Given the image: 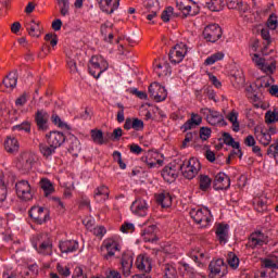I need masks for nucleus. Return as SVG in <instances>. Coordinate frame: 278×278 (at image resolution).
I'll list each match as a JSON object with an SVG mask.
<instances>
[{"instance_id":"22","label":"nucleus","mask_w":278,"mask_h":278,"mask_svg":"<svg viewBox=\"0 0 278 278\" xmlns=\"http://www.w3.org/2000/svg\"><path fill=\"white\" fill-rule=\"evenodd\" d=\"M231 186V180L229 176L225 173H218L215 176L214 188L215 190H228Z\"/></svg>"},{"instance_id":"4","label":"nucleus","mask_w":278,"mask_h":278,"mask_svg":"<svg viewBox=\"0 0 278 278\" xmlns=\"http://www.w3.org/2000/svg\"><path fill=\"white\" fill-rule=\"evenodd\" d=\"M276 134H278V129L275 126H256L254 128L255 139L260 144H263V147H268V144L273 142V136H276Z\"/></svg>"},{"instance_id":"44","label":"nucleus","mask_w":278,"mask_h":278,"mask_svg":"<svg viewBox=\"0 0 278 278\" xmlns=\"http://www.w3.org/2000/svg\"><path fill=\"white\" fill-rule=\"evenodd\" d=\"M143 8L148 10V12H160V1L157 0H143Z\"/></svg>"},{"instance_id":"61","label":"nucleus","mask_w":278,"mask_h":278,"mask_svg":"<svg viewBox=\"0 0 278 278\" xmlns=\"http://www.w3.org/2000/svg\"><path fill=\"white\" fill-rule=\"evenodd\" d=\"M197 132H187L185 140L182 141V149H186L188 147L189 142H194V139L197 138Z\"/></svg>"},{"instance_id":"51","label":"nucleus","mask_w":278,"mask_h":278,"mask_svg":"<svg viewBox=\"0 0 278 278\" xmlns=\"http://www.w3.org/2000/svg\"><path fill=\"white\" fill-rule=\"evenodd\" d=\"M227 262L232 270H236V268L240 266V258H238V256L233 252L228 253Z\"/></svg>"},{"instance_id":"58","label":"nucleus","mask_w":278,"mask_h":278,"mask_svg":"<svg viewBox=\"0 0 278 278\" xmlns=\"http://www.w3.org/2000/svg\"><path fill=\"white\" fill-rule=\"evenodd\" d=\"M211 136L212 129L207 127L200 128V140H202V142H205V140H210Z\"/></svg>"},{"instance_id":"14","label":"nucleus","mask_w":278,"mask_h":278,"mask_svg":"<svg viewBox=\"0 0 278 278\" xmlns=\"http://www.w3.org/2000/svg\"><path fill=\"white\" fill-rule=\"evenodd\" d=\"M29 216L37 225H42V223L49 220V210L42 206H33L29 211Z\"/></svg>"},{"instance_id":"57","label":"nucleus","mask_w":278,"mask_h":278,"mask_svg":"<svg viewBox=\"0 0 278 278\" xmlns=\"http://www.w3.org/2000/svg\"><path fill=\"white\" fill-rule=\"evenodd\" d=\"M24 160H26V163L24 166H22V168L25 170V173H27V170H31V167L34 166V156L24 154Z\"/></svg>"},{"instance_id":"63","label":"nucleus","mask_w":278,"mask_h":278,"mask_svg":"<svg viewBox=\"0 0 278 278\" xmlns=\"http://www.w3.org/2000/svg\"><path fill=\"white\" fill-rule=\"evenodd\" d=\"M261 278H277V269H265L261 273Z\"/></svg>"},{"instance_id":"13","label":"nucleus","mask_w":278,"mask_h":278,"mask_svg":"<svg viewBox=\"0 0 278 278\" xmlns=\"http://www.w3.org/2000/svg\"><path fill=\"white\" fill-rule=\"evenodd\" d=\"M210 270H211V278H222L227 275V265H225V262L223 258H218L216 261L211 262L210 264Z\"/></svg>"},{"instance_id":"55","label":"nucleus","mask_w":278,"mask_h":278,"mask_svg":"<svg viewBox=\"0 0 278 278\" xmlns=\"http://www.w3.org/2000/svg\"><path fill=\"white\" fill-rule=\"evenodd\" d=\"M174 12H175V9H174L173 7H167V8L163 11V13H162V15H161L162 21H163L164 23H168V21H170V17L173 16Z\"/></svg>"},{"instance_id":"49","label":"nucleus","mask_w":278,"mask_h":278,"mask_svg":"<svg viewBox=\"0 0 278 278\" xmlns=\"http://www.w3.org/2000/svg\"><path fill=\"white\" fill-rule=\"evenodd\" d=\"M70 151L73 153V155H77V153L81 151V143L79 142V139H77V137L71 138Z\"/></svg>"},{"instance_id":"32","label":"nucleus","mask_w":278,"mask_h":278,"mask_svg":"<svg viewBox=\"0 0 278 278\" xmlns=\"http://www.w3.org/2000/svg\"><path fill=\"white\" fill-rule=\"evenodd\" d=\"M203 123V118H201V115L192 113L191 118L187 121L182 126V131H188L190 129H194V127H199Z\"/></svg>"},{"instance_id":"34","label":"nucleus","mask_w":278,"mask_h":278,"mask_svg":"<svg viewBox=\"0 0 278 278\" xmlns=\"http://www.w3.org/2000/svg\"><path fill=\"white\" fill-rule=\"evenodd\" d=\"M156 201L162 207H170L173 205V195L168 191H163L156 195Z\"/></svg>"},{"instance_id":"56","label":"nucleus","mask_w":278,"mask_h":278,"mask_svg":"<svg viewBox=\"0 0 278 278\" xmlns=\"http://www.w3.org/2000/svg\"><path fill=\"white\" fill-rule=\"evenodd\" d=\"M121 231L122 233H134V231H136V226L132 223L125 222L121 226Z\"/></svg>"},{"instance_id":"21","label":"nucleus","mask_w":278,"mask_h":278,"mask_svg":"<svg viewBox=\"0 0 278 278\" xmlns=\"http://www.w3.org/2000/svg\"><path fill=\"white\" fill-rule=\"evenodd\" d=\"M136 266L138 270H142L143 273H151V269L153 268V262L149 255L140 254L136 260Z\"/></svg>"},{"instance_id":"29","label":"nucleus","mask_w":278,"mask_h":278,"mask_svg":"<svg viewBox=\"0 0 278 278\" xmlns=\"http://www.w3.org/2000/svg\"><path fill=\"white\" fill-rule=\"evenodd\" d=\"M36 123L38 129L47 131L49 129V113L45 111H38L36 114Z\"/></svg>"},{"instance_id":"35","label":"nucleus","mask_w":278,"mask_h":278,"mask_svg":"<svg viewBox=\"0 0 278 278\" xmlns=\"http://www.w3.org/2000/svg\"><path fill=\"white\" fill-rule=\"evenodd\" d=\"M262 266L265 270H278V256L263 258Z\"/></svg>"},{"instance_id":"23","label":"nucleus","mask_w":278,"mask_h":278,"mask_svg":"<svg viewBox=\"0 0 278 278\" xmlns=\"http://www.w3.org/2000/svg\"><path fill=\"white\" fill-rule=\"evenodd\" d=\"M215 233L219 244H227L229 242V225L217 224Z\"/></svg>"},{"instance_id":"17","label":"nucleus","mask_w":278,"mask_h":278,"mask_svg":"<svg viewBox=\"0 0 278 278\" xmlns=\"http://www.w3.org/2000/svg\"><path fill=\"white\" fill-rule=\"evenodd\" d=\"M130 210L135 216H147L149 214V203L147 200L138 198L132 202Z\"/></svg>"},{"instance_id":"54","label":"nucleus","mask_w":278,"mask_h":278,"mask_svg":"<svg viewBox=\"0 0 278 278\" xmlns=\"http://www.w3.org/2000/svg\"><path fill=\"white\" fill-rule=\"evenodd\" d=\"M12 131H25L26 134H29V131H31V125L29 122H23L20 125L13 126Z\"/></svg>"},{"instance_id":"31","label":"nucleus","mask_w":278,"mask_h":278,"mask_svg":"<svg viewBox=\"0 0 278 278\" xmlns=\"http://www.w3.org/2000/svg\"><path fill=\"white\" fill-rule=\"evenodd\" d=\"M100 10L105 14H114L115 10H118V2L114 0H98Z\"/></svg>"},{"instance_id":"6","label":"nucleus","mask_w":278,"mask_h":278,"mask_svg":"<svg viewBox=\"0 0 278 278\" xmlns=\"http://www.w3.org/2000/svg\"><path fill=\"white\" fill-rule=\"evenodd\" d=\"M252 62L266 75H273L277 71V61L274 58L264 59L260 54H253Z\"/></svg>"},{"instance_id":"3","label":"nucleus","mask_w":278,"mask_h":278,"mask_svg":"<svg viewBox=\"0 0 278 278\" xmlns=\"http://www.w3.org/2000/svg\"><path fill=\"white\" fill-rule=\"evenodd\" d=\"M110 68V64L108 61L101 56V55H94L90 59L89 64H88V71L94 79H99L105 71Z\"/></svg>"},{"instance_id":"26","label":"nucleus","mask_w":278,"mask_h":278,"mask_svg":"<svg viewBox=\"0 0 278 278\" xmlns=\"http://www.w3.org/2000/svg\"><path fill=\"white\" fill-rule=\"evenodd\" d=\"M48 144H51L52 147H55L59 149V147H62L64 142L66 141V137H64V134L60 131H51L48 136Z\"/></svg>"},{"instance_id":"62","label":"nucleus","mask_w":278,"mask_h":278,"mask_svg":"<svg viewBox=\"0 0 278 278\" xmlns=\"http://www.w3.org/2000/svg\"><path fill=\"white\" fill-rule=\"evenodd\" d=\"M132 129L135 131H142L144 129V122L139 118H132Z\"/></svg>"},{"instance_id":"15","label":"nucleus","mask_w":278,"mask_h":278,"mask_svg":"<svg viewBox=\"0 0 278 278\" xmlns=\"http://www.w3.org/2000/svg\"><path fill=\"white\" fill-rule=\"evenodd\" d=\"M201 114L206 116V121L210 125H223L225 123V118L220 112L212 110V109H202Z\"/></svg>"},{"instance_id":"18","label":"nucleus","mask_w":278,"mask_h":278,"mask_svg":"<svg viewBox=\"0 0 278 278\" xmlns=\"http://www.w3.org/2000/svg\"><path fill=\"white\" fill-rule=\"evenodd\" d=\"M179 165L170 163L162 170V177L165 181H167V184H173V181H175V179H177L179 176Z\"/></svg>"},{"instance_id":"28","label":"nucleus","mask_w":278,"mask_h":278,"mask_svg":"<svg viewBox=\"0 0 278 278\" xmlns=\"http://www.w3.org/2000/svg\"><path fill=\"white\" fill-rule=\"evenodd\" d=\"M18 149H21L18 139L14 136H8L4 140V150L7 153H18Z\"/></svg>"},{"instance_id":"38","label":"nucleus","mask_w":278,"mask_h":278,"mask_svg":"<svg viewBox=\"0 0 278 278\" xmlns=\"http://www.w3.org/2000/svg\"><path fill=\"white\" fill-rule=\"evenodd\" d=\"M131 266H134V257H123L122 258V270L124 273V277H129L131 275Z\"/></svg>"},{"instance_id":"19","label":"nucleus","mask_w":278,"mask_h":278,"mask_svg":"<svg viewBox=\"0 0 278 278\" xmlns=\"http://www.w3.org/2000/svg\"><path fill=\"white\" fill-rule=\"evenodd\" d=\"M33 247L39 255H51L53 253V243L49 238H46L45 241L38 239V243H33Z\"/></svg>"},{"instance_id":"59","label":"nucleus","mask_w":278,"mask_h":278,"mask_svg":"<svg viewBox=\"0 0 278 278\" xmlns=\"http://www.w3.org/2000/svg\"><path fill=\"white\" fill-rule=\"evenodd\" d=\"M278 27V21L276 15H270L267 20V29H270L271 31H275Z\"/></svg>"},{"instance_id":"48","label":"nucleus","mask_w":278,"mask_h":278,"mask_svg":"<svg viewBox=\"0 0 278 278\" xmlns=\"http://www.w3.org/2000/svg\"><path fill=\"white\" fill-rule=\"evenodd\" d=\"M91 140H93L96 144H105V139L103 138V131L99 129L91 130Z\"/></svg>"},{"instance_id":"60","label":"nucleus","mask_w":278,"mask_h":278,"mask_svg":"<svg viewBox=\"0 0 278 278\" xmlns=\"http://www.w3.org/2000/svg\"><path fill=\"white\" fill-rule=\"evenodd\" d=\"M235 81H236V88H242L244 86V73L239 72L237 75L233 76Z\"/></svg>"},{"instance_id":"45","label":"nucleus","mask_w":278,"mask_h":278,"mask_svg":"<svg viewBox=\"0 0 278 278\" xmlns=\"http://www.w3.org/2000/svg\"><path fill=\"white\" fill-rule=\"evenodd\" d=\"M40 149V153H42V155L45 157H51V155H53V153H55V149H58L56 147L52 146V144H47V143H41L39 146Z\"/></svg>"},{"instance_id":"8","label":"nucleus","mask_w":278,"mask_h":278,"mask_svg":"<svg viewBox=\"0 0 278 278\" xmlns=\"http://www.w3.org/2000/svg\"><path fill=\"white\" fill-rule=\"evenodd\" d=\"M188 54V46L186 43L180 42L177 43L169 50L168 58L172 64H181L184 62V58Z\"/></svg>"},{"instance_id":"1","label":"nucleus","mask_w":278,"mask_h":278,"mask_svg":"<svg viewBox=\"0 0 278 278\" xmlns=\"http://www.w3.org/2000/svg\"><path fill=\"white\" fill-rule=\"evenodd\" d=\"M121 249H123V238L121 236H113L103 240L100 252L103 260L110 262L116 253H119Z\"/></svg>"},{"instance_id":"2","label":"nucleus","mask_w":278,"mask_h":278,"mask_svg":"<svg viewBox=\"0 0 278 278\" xmlns=\"http://www.w3.org/2000/svg\"><path fill=\"white\" fill-rule=\"evenodd\" d=\"M189 214L194 223H197V225H200V227L202 228L210 227L214 220V217L212 216V211H210V208L207 207L191 208Z\"/></svg>"},{"instance_id":"37","label":"nucleus","mask_w":278,"mask_h":278,"mask_svg":"<svg viewBox=\"0 0 278 278\" xmlns=\"http://www.w3.org/2000/svg\"><path fill=\"white\" fill-rule=\"evenodd\" d=\"M110 198V189L106 186H101L94 191L96 201H108Z\"/></svg>"},{"instance_id":"30","label":"nucleus","mask_w":278,"mask_h":278,"mask_svg":"<svg viewBox=\"0 0 278 278\" xmlns=\"http://www.w3.org/2000/svg\"><path fill=\"white\" fill-rule=\"evenodd\" d=\"M154 73L159 77H168L172 73L170 65L167 62L160 63L157 61L153 64Z\"/></svg>"},{"instance_id":"42","label":"nucleus","mask_w":278,"mask_h":278,"mask_svg":"<svg viewBox=\"0 0 278 278\" xmlns=\"http://www.w3.org/2000/svg\"><path fill=\"white\" fill-rule=\"evenodd\" d=\"M199 184L200 190H202V192H207V190L212 188V178L207 175H200Z\"/></svg>"},{"instance_id":"39","label":"nucleus","mask_w":278,"mask_h":278,"mask_svg":"<svg viewBox=\"0 0 278 278\" xmlns=\"http://www.w3.org/2000/svg\"><path fill=\"white\" fill-rule=\"evenodd\" d=\"M61 16H71V1L56 0Z\"/></svg>"},{"instance_id":"46","label":"nucleus","mask_w":278,"mask_h":278,"mask_svg":"<svg viewBox=\"0 0 278 278\" xmlns=\"http://www.w3.org/2000/svg\"><path fill=\"white\" fill-rule=\"evenodd\" d=\"M225 58V53L216 52L211 56L206 58L204 61L205 66H212V64H216V62H220Z\"/></svg>"},{"instance_id":"47","label":"nucleus","mask_w":278,"mask_h":278,"mask_svg":"<svg viewBox=\"0 0 278 278\" xmlns=\"http://www.w3.org/2000/svg\"><path fill=\"white\" fill-rule=\"evenodd\" d=\"M206 8L211 10V12H220V10H223V0H208Z\"/></svg>"},{"instance_id":"9","label":"nucleus","mask_w":278,"mask_h":278,"mask_svg":"<svg viewBox=\"0 0 278 278\" xmlns=\"http://www.w3.org/2000/svg\"><path fill=\"white\" fill-rule=\"evenodd\" d=\"M16 194L22 201H31L34 199V189L29 181L20 180L15 185Z\"/></svg>"},{"instance_id":"33","label":"nucleus","mask_w":278,"mask_h":278,"mask_svg":"<svg viewBox=\"0 0 278 278\" xmlns=\"http://www.w3.org/2000/svg\"><path fill=\"white\" fill-rule=\"evenodd\" d=\"M10 208V202H8V188L5 184L0 180V212H5Z\"/></svg>"},{"instance_id":"52","label":"nucleus","mask_w":278,"mask_h":278,"mask_svg":"<svg viewBox=\"0 0 278 278\" xmlns=\"http://www.w3.org/2000/svg\"><path fill=\"white\" fill-rule=\"evenodd\" d=\"M265 123L267 125H273V123H278V112H277V110L267 111L265 113Z\"/></svg>"},{"instance_id":"36","label":"nucleus","mask_w":278,"mask_h":278,"mask_svg":"<svg viewBox=\"0 0 278 278\" xmlns=\"http://www.w3.org/2000/svg\"><path fill=\"white\" fill-rule=\"evenodd\" d=\"M16 84H18V77L16 75V72H11L9 75L3 79V85L5 88H10L13 90V88H16Z\"/></svg>"},{"instance_id":"11","label":"nucleus","mask_w":278,"mask_h":278,"mask_svg":"<svg viewBox=\"0 0 278 278\" xmlns=\"http://www.w3.org/2000/svg\"><path fill=\"white\" fill-rule=\"evenodd\" d=\"M223 36V30L217 24H210L203 30V37L207 42H217Z\"/></svg>"},{"instance_id":"5","label":"nucleus","mask_w":278,"mask_h":278,"mask_svg":"<svg viewBox=\"0 0 278 278\" xmlns=\"http://www.w3.org/2000/svg\"><path fill=\"white\" fill-rule=\"evenodd\" d=\"M179 168L186 179H194L199 175V170H201V162L191 157L180 164Z\"/></svg>"},{"instance_id":"40","label":"nucleus","mask_w":278,"mask_h":278,"mask_svg":"<svg viewBox=\"0 0 278 278\" xmlns=\"http://www.w3.org/2000/svg\"><path fill=\"white\" fill-rule=\"evenodd\" d=\"M141 238L143 242H155V226H150L142 231Z\"/></svg>"},{"instance_id":"27","label":"nucleus","mask_w":278,"mask_h":278,"mask_svg":"<svg viewBox=\"0 0 278 278\" xmlns=\"http://www.w3.org/2000/svg\"><path fill=\"white\" fill-rule=\"evenodd\" d=\"M59 249L63 254L75 253V251L79 249V242L77 240L61 241L59 243Z\"/></svg>"},{"instance_id":"43","label":"nucleus","mask_w":278,"mask_h":278,"mask_svg":"<svg viewBox=\"0 0 278 278\" xmlns=\"http://www.w3.org/2000/svg\"><path fill=\"white\" fill-rule=\"evenodd\" d=\"M165 277L164 278H177V267L173 263H165L164 265Z\"/></svg>"},{"instance_id":"25","label":"nucleus","mask_w":278,"mask_h":278,"mask_svg":"<svg viewBox=\"0 0 278 278\" xmlns=\"http://www.w3.org/2000/svg\"><path fill=\"white\" fill-rule=\"evenodd\" d=\"M267 237L262 231H255L250 236L249 247L252 249H257V247H263L266 244Z\"/></svg>"},{"instance_id":"10","label":"nucleus","mask_w":278,"mask_h":278,"mask_svg":"<svg viewBox=\"0 0 278 278\" xmlns=\"http://www.w3.org/2000/svg\"><path fill=\"white\" fill-rule=\"evenodd\" d=\"M149 92L150 97L156 103H162V101H166V97H168V91H166V88L160 83H152L149 87Z\"/></svg>"},{"instance_id":"24","label":"nucleus","mask_w":278,"mask_h":278,"mask_svg":"<svg viewBox=\"0 0 278 278\" xmlns=\"http://www.w3.org/2000/svg\"><path fill=\"white\" fill-rule=\"evenodd\" d=\"M25 27L33 38H40L42 35V26H40V22L36 20H30L25 23Z\"/></svg>"},{"instance_id":"7","label":"nucleus","mask_w":278,"mask_h":278,"mask_svg":"<svg viewBox=\"0 0 278 278\" xmlns=\"http://www.w3.org/2000/svg\"><path fill=\"white\" fill-rule=\"evenodd\" d=\"M176 10L188 18V16H197L199 13V5L192 0H176Z\"/></svg>"},{"instance_id":"50","label":"nucleus","mask_w":278,"mask_h":278,"mask_svg":"<svg viewBox=\"0 0 278 278\" xmlns=\"http://www.w3.org/2000/svg\"><path fill=\"white\" fill-rule=\"evenodd\" d=\"M227 118L232 125V130H235L236 132L240 131V123H238V113L232 111L228 114Z\"/></svg>"},{"instance_id":"20","label":"nucleus","mask_w":278,"mask_h":278,"mask_svg":"<svg viewBox=\"0 0 278 278\" xmlns=\"http://www.w3.org/2000/svg\"><path fill=\"white\" fill-rule=\"evenodd\" d=\"M182 254L184 251L179 249V247H177L175 243L165 245L161 252L163 257H167L169 260H177L178 257H181Z\"/></svg>"},{"instance_id":"12","label":"nucleus","mask_w":278,"mask_h":278,"mask_svg":"<svg viewBox=\"0 0 278 278\" xmlns=\"http://www.w3.org/2000/svg\"><path fill=\"white\" fill-rule=\"evenodd\" d=\"M141 161L147 164L148 168H157V166H162V164H164L162 155L155 151L146 152L141 157Z\"/></svg>"},{"instance_id":"41","label":"nucleus","mask_w":278,"mask_h":278,"mask_svg":"<svg viewBox=\"0 0 278 278\" xmlns=\"http://www.w3.org/2000/svg\"><path fill=\"white\" fill-rule=\"evenodd\" d=\"M40 187H41V190H43L46 197H49V194H53V192H55L53 182H51V180L47 178L41 179Z\"/></svg>"},{"instance_id":"53","label":"nucleus","mask_w":278,"mask_h":278,"mask_svg":"<svg viewBox=\"0 0 278 278\" xmlns=\"http://www.w3.org/2000/svg\"><path fill=\"white\" fill-rule=\"evenodd\" d=\"M267 155H269V157H274L276 160V163L278 164V139L275 143L269 146V148L267 149Z\"/></svg>"},{"instance_id":"64","label":"nucleus","mask_w":278,"mask_h":278,"mask_svg":"<svg viewBox=\"0 0 278 278\" xmlns=\"http://www.w3.org/2000/svg\"><path fill=\"white\" fill-rule=\"evenodd\" d=\"M72 278H88V277L86 276V274H84V268H81V266H76L72 275Z\"/></svg>"},{"instance_id":"16","label":"nucleus","mask_w":278,"mask_h":278,"mask_svg":"<svg viewBox=\"0 0 278 278\" xmlns=\"http://www.w3.org/2000/svg\"><path fill=\"white\" fill-rule=\"evenodd\" d=\"M222 140L224 144H227V147H231L232 149H235V151L229 155L227 164L231 162V155H242V151L240 150V142L236 141V139H233V137H231L229 132H223Z\"/></svg>"}]
</instances>
